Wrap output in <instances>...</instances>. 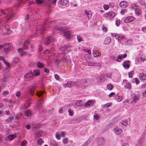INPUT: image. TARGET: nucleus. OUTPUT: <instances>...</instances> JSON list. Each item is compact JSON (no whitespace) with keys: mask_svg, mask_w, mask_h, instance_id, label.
I'll use <instances>...</instances> for the list:
<instances>
[{"mask_svg":"<svg viewBox=\"0 0 146 146\" xmlns=\"http://www.w3.org/2000/svg\"><path fill=\"white\" fill-rule=\"evenodd\" d=\"M53 35L57 33H64V36L66 38L69 39L72 36L71 33L70 31H67L62 28L56 27L53 30Z\"/></svg>","mask_w":146,"mask_h":146,"instance_id":"obj_1","label":"nucleus"},{"mask_svg":"<svg viewBox=\"0 0 146 146\" xmlns=\"http://www.w3.org/2000/svg\"><path fill=\"white\" fill-rule=\"evenodd\" d=\"M7 10H1V12L3 13L5 15V17L7 21H9L13 17V15L12 13H10L7 15L6 14Z\"/></svg>","mask_w":146,"mask_h":146,"instance_id":"obj_2","label":"nucleus"},{"mask_svg":"<svg viewBox=\"0 0 146 146\" xmlns=\"http://www.w3.org/2000/svg\"><path fill=\"white\" fill-rule=\"evenodd\" d=\"M45 27L44 25L42 26L41 27L39 26L38 27L37 30H36L35 33L36 35L38 33L42 34L44 32L43 31L45 30Z\"/></svg>","mask_w":146,"mask_h":146,"instance_id":"obj_3","label":"nucleus"},{"mask_svg":"<svg viewBox=\"0 0 146 146\" xmlns=\"http://www.w3.org/2000/svg\"><path fill=\"white\" fill-rule=\"evenodd\" d=\"M80 86L84 88H86L87 86L90 83L88 80H85L83 79L80 81Z\"/></svg>","mask_w":146,"mask_h":146,"instance_id":"obj_4","label":"nucleus"},{"mask_svg":"<svg viewBox=\"0 0 146 146\" xmlns=\"http://www.w3.org/2000/svg\"><path fill=\"white\" fill-rule=\"evenodd\" d=\"M24 114L25 117H31L33 115V112L29 110H25L24 111Z\"/></svg>","mask_w":146,"mask_h":146,"instance_id":"obj_5","label":"nucleus"},{"mask_svg":"<svg viewBox=\"0 0 146 146\" xmlns=\"http://www.w3.org/2000/svg\"><path fill=\"white\" fill-rule=\"evenodd\" d=\"M53 38L52 36L51 35L48 36L47 38L45 40L44 43L46 44H48L53 40Z\"/></svg>","mask_w":146,"mask_h":146,"instance_id":"obj_6","label":"nucleus"},{"mask_svg":"<svg viewBox=\"0 0 146 146\" xmlns=\"http://www.w3.org/2000/svg\"><path fill=\"white\" fill-rule=\"evenodd\" d=\"M133 97L131 99V102L132 103H136L139 100V96L136 95L135 94L133 93L132 94Z\"/></svg>","mask_w":146,"mask_h":146,"instance_id":"obj_7","label":"nucleus"},{"mask_svg":"<svg viewBox=\"0 0 146 146\" xmlns=\"http://www.w3.org/2000/svg\"><path fill=\"white\" fill-rule=\"evenodd\" d=\"M135 19V18L133 17L130 16L126 17L124 20V22L125 23H126L131 22Z\"/></svg>","mask_w":146,"mask_h":146,"instance_id":"obj_8","label":"nucleus"},{"mask_svg":"<svg viewBox=\"0 0 146 146\" xmlns=\"http://www.w3.org/2000/svg\"><path fill=\"white\" fill-rule=\"evenodd\" d=\"M128 125V121L126 119H124L120 122L119 125L121 127L124 128Z\"/></svg>","mask_w":146,"mask_h":146,"instance_id":"obj_9","label":"nucleus"},{"mask_svg":"<svg viewBox=\"0 0 146 146\" xmlns=\"http://www.w3.org/2000/svg\"><path fill=\"white\" fill-rule=\"evenodd\" d=\"M98 65V63H95L93 62H91L89 61H87L86 62L85 65L88 66H96Z\"/></svg>","mask_w":146,"mask_h":146,"instance_id":"obj_10","label":"nucleus"},{"mask_svg":"<svg viewBox=\"0 0 146 146\" xmlns=\"http://www.w3.org/2000/svg\"><path fill=\"white\" fill-rule=\"evenodd\" d=\"M130 83L128 80H123V84L125 87L126 88H130L131 86L130 85Z\"/></svg>","mask_w":146,"mask_h":146,"instance_id":"obj_11","label":"nucleus"},{"mask_svg":"<svg viewBox=\"0 0 146 146\" xmlns=\"http://www.w3.org/2000/svg\"><path fill=\"white\" fill-rule=\"evenodd\" d=\"M119 5L121 8H125L128 6V3L126 1H122L120 3Z\"/></svg>","mask_w":146,"mask_h":146,"instance_id":"obj_12","label":"nucleus"},{"mask_svg":"<svg viewBox=\"0 0 146 146\" xmlns=\"http://www.w3.org/2000/svg\"><path fill=\"white\" fill-rule=\"evenodd\" d=\"M75 83L74 82H72L70 81H68L66 83L64 84V87L65 88L69 87L71 86H73L74 85Z\"/></svg>","mask_w":146,"mask_h":146,"instance_id":"obj_13","label":"nucleus"},{"mask_svg":"<svg viewBox=\"0 0 146 146\" xmlns=\"http://www.w3.org/2000/svg\"><path fill=\"white\" fill-rule=\"evenodd\" d=\"M3 49L6 51L9 50L10 49L11 45L9 43L4 44H3Z\"/></svg>","mask_w":146,"mask_h":146,"instance_id":"obj_14","label":"nucleus"},{"mask_svg":"<svg viewBox=\"0 0 146 146\" xmlns=\"http://www.w3.org/2000/svg\"><path fill=\"white\" fill-rule=\"evenodd\" d=\"M58 3L61 5H67L68 4V1L66 0H61L59 1Z\"/></svg>","mask_w":146,"mask_h":146,"instance_id":"obj_15","label":"nucleus"},{"mask_svg":"<svg viewBox=\"0 0 146 146\" xmlns=\"http://www.w3.org/2000/svg\"><path fill=\"white\" fill-rule=\"evenodd\" d=\"M129 61L126 60L123 64V66L126 69H128L129 67Z\"/></svg>","mask_w":146,"mask_h":146,"instance_id":"obj_16","label":"nucleus"},{"mask_svg":"<svg viewBox=\"0 0 146 146\" xmlns=\"http://www.w3.org/2000/svg\"><path fill=\"white\" fill-rule=\"evenodd\" d=\"M113 131L116 135H119L122 131V130L120 129L115 128L114 129Z\"/></svg>","mask_w":146,"mask_h":146,"instance_id":"obj_17","label":"nucleus"},{"mask_svg":"<svg viewBox=\"0 0 146 146\" xmlns=\"http://www.w3.org/2000/svg\"><path fill=\"white\" fill-rule=\"evenodd\" d=\"M33 75V72L32 71H31L29 73L25 74L24 75V77L25 78H27L32 77Z\"/></svg>","mask_w":146,"mask_h":146,"instance_id":"obj_18","label":"nucleus"},{"mask_svg":"<svg viewBox=\"0 0 146 146\" xmlns=\"http://www.w3.org/2000/svg\"><path fill=\"white\" fill-rule=\"evenodd\" d=\"M31 103V100H30L29 99L27 100L25 104V107L26 108H29Z\"/></svg>","mask_w":146,"mask_h":146,"instance_id":"obj_19","label":"nucleus"},{"mask_svg":"<svg viewBox=\"0 0 146 146\" xmlns=\"http://www.w3.org/2000/svg\"><path fill=\"white\" fill-rule=\"evenodd\" d=\"M140 79L142 80H144L146 79V74L143 73H140L139 74Z\"/></svg>","mask_w":146,"mask_h":146,"instance_id":"obj_20","label":"nucleus"},{"mask_svg":"<svg viewBox=\"0 0 146 146\" xmlns=\"http://www.w3.org/2000/svg\"><path fill=\"white\" fill-rule=\"evenodd\" d=\"M115 38L118 40H122L123 39L125 38V37L124 36H121L120 35H115L114 34Z\"/></svg>","mask_w":146,"mask_h":146,"instance_id":"obj_21","label":"nucleus"},{"mask_svg":"<svg viewBox=\"0 0 146 146\" xmlns=\"http://www.w3.org/2000/svg\"><path fill=\"white\" fill-rule=\"evenodd\" d=\"M29 42L28 41H25L23 46V48L25 50H26L28 48V46L29 45Z\"/></svg>","mask_w":146,"mask_h":146,"instance_id":"obj_22","label":"nucleus"},{"mask_svg":"<svg viewBox=\"0 0 146 146\" xmlns=\"http://www.w3.org/2000/svg\"><path fill=\"white\" fill-rule=\"evenodd\" d=\"M104 142V140L103 137L99 138L97 141V143L99 145H102Z\"/></svg>","mask_w":146,"mask_h":146,"instance_id":"obj_23","label":"nucleus"},{"mask_svg":"<svg viewBox=\"0 0 146 146\" xmlns=\"http://www.w3.org/2000/svg\"><path fill=\"white\" fill-rule=\"evenodd\" d=\"M111 41V39L110 37H108L105 38L104 43L105 45L109 44Z\"/></svg>","mask_w":146,"mask_h":146,"instance_id":"obj_24","label":"nucleus"},{"mask_svg":"<svg viewBox=\"0 0 146 146\" xmlns=\"http://www.w3.org/2000/svg\"><path fill=\"white\" fill-rule=\"evenodd\" d=\"M18 51L19 53H22L20 54V56L22 57L23 55L26 54V52H23V48H20L18 49Z\"/></svg>","mask_w":146,"mask_h":146,"instance_id":"obj_25","label":"nucleus"},{"mask_svg":"<svg viewBox=\"0 0 146 146\" xmlns=\"http://www.w3.org/2000/svg\"><path fill=\"white\" fill-rule=\"evenodd\" d=\"M33 75H35L36 76H38L40 74V70L38 69H35L33 71Z\"/></svg>","mask_w":146,"mask_h":146,"instance_id":"obj_26","label":"nucleus"},{"mask_svg":"<svg viewBox=\"0 0 146 146\" xmlns=\"http://www.w3.org/2000/svg\"><path fill=\"white\" fill-rule=\"evenodd\" d=\"M44 102V100L40 98L38 100L37 102V108L40 107L41 106V104Z\"/></svg>","mask_w":146,"mask_h":146,"instance_id":"obj_27","label":"nucleus"},{"mask_svg":"<svg viewBox=\"0 0 146 146\" xmlns=\"http://www.w3.org/2000/svg\"><path fill=\"white\" fill-rule=\"evenodd\" d=\"M108 16L109 17V19L110 20L112 19L114 17L115 15V13L113 12H108Z\"/></svg>","mask_w":146,"mask_h":146,"instance_id":"obj_28","label":"nucleus"},{"mask_svg":"<svg viewBox=\"0 0 146 146\" xmlns=\"http://www.w3.org/2000/svg\"><path fill=\"white\" fill-rule=\"evenodd\" d=\"M85 12V14L87 15L88 20L90 19L92 17V14L90 11Z\"/></svg>","mask_w":146,"mask_h":146,"instance_id":"obj_29","label":"nucleus"},{"mask_svg":"<svg viewBox=\"0 0 146 146\" xmlns=\"http://www.w3.org/2000/svg\"><path fill=\"white\" fill-rule=\"evenodd\" d=\"M37 66L39 68H41L44 66V64L41 62H38L36 64Z\"/></svg>","mask_w":146,"mask_h":146,"instance_id":"obj_30","label":"nucleus"},{"mask_svg":"<svg viewBox=\"0 0 146 146\" xmlns=\"http://www.w3.org/2000/svg\"><path fill=\"white\" fill-rule=\"evenodd\" d=\"M45 92L43 91H39V92H37V95L38 97H40L41 96L43 95L44 93Z\"/></svg>","mask_w":146,"mask_h":146,"instance_id":"obj_31","label":"nucleus"},{"mask_svg":"<svg viewBox=\"0 0 146 146\" xmlns=\"http://www.w3.org/2000/svg\"><path fill=\"white\" fill-rule=\"evenodd\" d=\"M138 2L140 5H146V3H145L144 0H138Z\"/></svg>","mask_w":146,"mask_h":146,"instance_id":"obj_32","label":"nucleus"},{"mask_svg":"<svg viewBox=\"0 0 146 146\" xmlns=\"http://www.w3.org/2000/svg\"><path fill=\"white\" fill-rule=\"evenodd\" d=\"M13 117L12 116L9 117L7 118L6 120V121L7 123H9L10 121H12L13 119Z\"/></svg>","mask_w":146,"mask_h":146,"instance_id":"obj_33","label":"nucleus"},{"mask_svg":"<svg viewBox=\"0 0 146 146\" xmlns=\"http://www.w3.org/2000/svg\"><path fill=\"white\" fill-rule=\"evenodd\" d=\"M50 143L53 146H57V143L54 140H51Z\"/></svg>","mask_w":146,"mask_h":146,"instance_id":"obj_34","label":"nucleus"},{"mask_svg":"<svg viewBox=\"0 0 146 146\" xmlns=\"http://www.w3.org/2000/svg\"><path fill=\"white\" fill-rule=\"evenodd\" d=\"M93 54L95 57H97L99 56V54L96 51H94L93 52Z\"/></svg>","mask_w":146,"mask_h":146,"instance_id":"obj_35","label":"nucleus"},{"mask_svg":"<svg viewBox=\"0 0 146 146\" xmlns=\"http://www.w3.org/2000/svg\"><path fill=\"white\" fill-rule=\"evenodd\" d=\"M34 91H35V89L33 88H30L29 89L30 92L31 94L32 95H33V94H34Z\"/></svg>","mask_w":146,"mask_h":146,"instance_id":"obj_36","label":"nucleus"},{"mask_svg":"<svg viewBox=\"0 0 146 146\" xmlns=\"http://www.w3.org/2000/svg\"><path fill=\"white\" fill-rule=\"evenodd\" d=\"M68 112L69 113V115L70 116H72L74 114V113L72 110H71L70 109H69L68 110Z\"/></svg>","mask_w":146,"mask_h":146,"instance_id":"obj_37","label":"nucleus"},{"mask_svg":"<svg viewBox=\"0 0 146 146\" xmlns=\"http://www.w3.org/2000/svg\"><path fill=\"white\" fill-rule=\"evenodd\" d=\"M44 143V141L42 140L41 138L39 139L37 141V143L39 145H41L42 143Z\"/></svg>","mask_w":146,"mask_h":146,"instance_id":"obj_38","label":"nucleus"},{"mask_svg":"<svg viewBox=\"0 0 146 146\" xmlns=\"http://www.w3.org/2000/svg\"><path fill=\"white\" fill-rule=\"evenodd\" d=\"M120 55H119L118 56L117 58L116 61L120 62V61L119 60V59L120 60H121L122 58V56H120Z\"/></svg>","mask_w":146,"mask_h":146,"instance_id":"obj_39","label":"nucleus"},{"mask_svg":"<svg viewBox=\"0 0 146 146\" xmlns=\"http://www.w3.org/2000/svg\"><path fill=\"white\" fill-rule=\"evenodd\" d=\"M2 61L3 62H4V64L5 65H7L8 67H9V66L10 64H9V63L7 62V61H6L5 60L4 58V59H3Z\"/></svg>","mask_w":146,"mask_h":146,"instance_id":"obj_40","label":"nucleus"},{"mask_svg":"<svg viewBox=\"0 0 146 146\" xmlns=\"http://www.w3.org/2000/svg\"><path fill=\"white\" fill-rule=\"evenodd\" d=\"M107 87L109 90H111L113 89V86L111 84H108Z\"/></svg>","mask_w":146,"mask_h":146,"instance_id":"obj_41","label":"nucleus"},{"mask_svg":"<svg viewBox=\"0 0 146 146\" xmlns=\"http://www.w3.org/2000/svg\"><path fill=\"white\" fill-rule=\"evenodd\" d=\"M56 137L58 140L60 139V137L59 135V133L58 132H57L56 133Z\"/></svg>","mask_w":146,"mask_h":146,"instance_id":"obj_42","label":"nucleus"},{"mask_svg":"<svg viewBox=\"0 0 146 146\" xmlns=\"http://www.w3.org/2000/svg\"><path fill=\"white\" fill-rule=\"evenodd\" d=\"M76 104L77 106H80L82 104V102L81 101H78L76 102Z\"/></svg>","mask_w":146,"mask_h":146,"instance_id":"obj_43","label":"nucleus"},{"mask_svg":"<svg viewBox=\"0 0 146 146\" xmlns=\"http://www.w3.org/2000/svg\"><path fill=\"white\" fill-rule=\"evenodd\" d=\"M3 114L4 115H9L10 114V113L9 110L5 111L3 112Z\"/></svg>","mask_w":146,"mask_h":146,"instance_id":"obj_44","label":"nucleus"},{"mask_svg":"<svg viewBox=\"0 0 146 146\" xmlns=\"http://www.w3.org/2000/svg\"><path fill=\"white\" fill-rule=\"evenodd\" d=\"M77 39H78V41L79 42H80L82 40L83 38L80 36H77Z\"/></svg>","mask_w":146,"mask_h":146,"instance_id":"obj_45","label":"nucleus"},{"mask_svg":"<svg viewBox=\"0 0 146 146\" xmlns=\"http://www.w3.org/2000/svg\"><path fill=\"white\" fill-rule=\"evenodd\" d=\"M91 105V103L90 102V100H89L87 103H86L84 104V106L85 107L89 106H90Z\"/></svg>","mask_w":146,"mask_h":146,"instance_id":"obj_46","label":"nucleus"},{"mask_svg":"<svg viewBox=\"0 0 146 146\" xmlns=\"http://www.w3.org/2000/svg\"><path fill=\"white\" fill-rule=\"evenodd\" d=\"M94 138V137L92 135L88 139V140L87 142L88 143H90L91 141L93 140V139Z\"/></svg>","mask_w":146,"mask_h":146,"instance_id":"obj_47","label":"nucleus"},{"mask_svg":"<svg viewBox=\"0 0 146 146\" xmlns=\"http://www.w3.org/2000/svg\"><path fill=\"white\" fill-rule=\"evenodd\" d=\"M127 10L126 9H122L120 11L122 15H124L126 12Z\"/></svg>","mask_w":146,"mask_h":146,"instance_id":"obj_48","label":"nucleus"},{"mask_svg":"<svg viewBox=\"0 0 146 146\" xmlns=\"http://www.w3.org/2000/svg\"><path fill=\"white\" fill-rule=\"evenodd\" d=\"M103 7L105 10H107L109 8V6L108 5L104 4L103 5Z\"/></svg>","mask_w":146,"mask_h":146,"instance_id":"obj_49","label":"nucleus"},{"mask_svg":"<svg viewBox=\"0 0 146 146\" xmlns=\"http://www.w3.org/2000/svg\"><path fill=\"white\" fill-rule=\"evenodd\" d=\"M27 143V142L25 140H23L21 142V145L22 146H25Z\"/></svg>","mask_w":146,"mask_h":146,"instance_id":"obj_50","label":"nucleus"},{"mask_svg":"<svg viewBox=\"0 0 146 146\" xmlns=\"http://www.w3.org/2000/svg\"><path fill=\"white\" fill-rule=\"evenodd\" d=\"M9 93V91L8 90H7L4 91L3 93V94L4 96H5L6 95H7Z\"/></svg>","mask_w":146,"mask_h":146,"instance_id":"obj_51","label":"nucleus"},{"mask_svg":"<svg viewBox=\"0 0 146 146\" xmlns=\"http://www.w3.org/2000/svg\"><path fill=\"white\" fill-rule=\"evenodd\" d=\"M15 94L17 96H19L21 94V92L20 91H17L15 93Z\"/></svg>","mask_w":146,"mask_h":146,"instance_id":"obj_52","label":"nucleus"},{"mask_svg":"<svg viewBox=\"0 0 146 146\" xmlns=\"http://www.w3.org/2000/svg\"><path fill=\"white\" fill-rule=\"evenodd\" d=\"M94 117L96 119H98L100 117L96 113H95L94 115Z\"/></svg>","mask_w":146,"mask_h":146,"instance_id":"obj_53","label":"nucleus"},{"mask_svg":"<svg viewBox=\"0 0 146 146\" xmlns=\"http://www.w3.org/2000/svg\"><path fill=\"white\" fill-rule=\"evenodd\" d=\"M110 106V105L109 103H107L104 106L103 108H108Z\"/></svg>","mask_w":146,"mask_h":146,"instance_id":"obj_54","label":"nucleus"},{"mask_svg":"<svg viewBox=\"0 0 146 146\" xmlns=\"http://www.w3.org/2000/svg\"><path fill=\"white\" fill-rule=\"evenodd\" d=\"M110 58L113 60H115L116 61L117 60V58L114 56H111Z\"/></svg>","mask_w":146,"mask_h":146,"instance_id":"obj_55","label":"nucleus"},{"mask_svg":"<svg viewBox=\"0 0 146 146\" xmlns=\"http://www.w3.org/2000/svg\"><path fill=\"white\" fill-rule=\"evenodd\" d=\"M137 60L139 61H142V62H143L144 61H145L146 60L145 59H143L141 57L140 58H138Z\"/></svg>","mask_w":146,"mask_h":146,"instance_id":"obj_56","label":"nucleus"},{"mask_svg":"<svg viewBox=\"0 0 146 146\" xmlns=\"http://www.w3.org/2000/svg\"><path fill=\"white\" fill-rule=\"evenodd\" d=\"M55 78L57 80H59V76L57 74H55L54 75Z\"/></svg>","mask_w":146,"mask_h":146,"instance_id":"obj_57","label":"nucleus"},{"mask_svg":"<svg viewBox=\"0 0 146 146\" xmlns=\"http://www.w3.org/2000/svg\"><path fill=\"white\" fill-rule=\"evenodd\" d=\"M36 2L38 4H40L43 2L42 0H36Z\"/></svg>","mask_w":146,"mask_h":146,"instance_id":"obj_58","label":"nucleus"},{"mask_svg":"<svg viewBox=\"0 0 146 146\" xmlns=\"http://www.w3.org/2000/svg\"><path fill=\"white\" fill-rule=\"evenodd\" d=\"M44 71L45 72H46L47 74H48L50 72V71L48 69L46 68H44Z\"/></svg>","mask_w":146,"mask_h":146,"instance_id":"obj_59","label":"nucleus"},{"mask_svg":"<svg viewBox=\"0 0 146 146\" xmlns=\"http://www.w3.org/2000/svg\"><path fill=\"white\" fill-rule=\"evenodd\" d=\"M122 98L121 96H119L117 99V101L119 102L121 101L122 100Z\"/></svg>","mask_w":146,"mask_h":146,"instance_id":"obj_60","label":"nucleus"},{"mask_svg":"<svg viewBox=\"0 0 146 146\" xmlns=\"http://www.w3.org/2000/svg\"><path fill=\"white\" fill-rule=\"evenodd\" d=\"M8 138L11 141L12 140L14 139L12 135H10L8 136Z\"/></svg>","mask_w":146,"mask_h":146,"instance_id":"obj_61","label":"nucleus"},{"mask_svg":"<svg viewBox=\"0 0 146 146\" xmlns=\"http://www.w3.org/2000/svg\"><path fill=\"white\" fill-rule=\"evenodd\" d=\"M102 29L103 31H104L106 32L107 31V29H106L104 25H103L102 26Z\"/></svg>","mask_w":146,"mask_h":146,"instance_id":"obj_62","label":"nucleus"},{"mask_svg":"<svg viewBox=\"0 0 146 146\" xmlns=\"http://www.w3.org/2000/svg\"><path fill=\"white\" fill-rule=\"evenodd\" d=\"M5 29L6 31H8L10 29V27H9L8 25H7L5 27Z\"/></svg>","mask_w":146,"mask_h":146,"instance_id":"obj_63","label":"nucleus"},{"mask_svg":"<svg viewBox=\"0 0 146 146\" xmlns=\"http://www.w3.org/2000/svg\"><path fill=\"white\" fill-rule=\"evenodd\" d=\"M135 83L136 84H138L139 83V81L138 80L137 78H135Z\"/></svg>","mask_w":146,"mask_h":146,"instance_id":"obj_64","label":"nucleus"}]
</instances>
